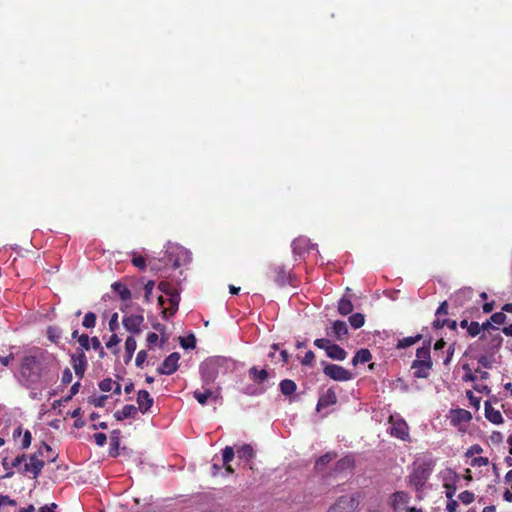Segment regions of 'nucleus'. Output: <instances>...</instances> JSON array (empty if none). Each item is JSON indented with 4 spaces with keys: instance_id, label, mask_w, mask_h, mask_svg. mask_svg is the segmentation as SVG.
<instances>
[{
    "instance_id": "13d9d810",
    "label": "nucleus",
    "mask_w": 512,
    "mask_h": 512,
    "mask_svg": "<svg viewBox=\"0 0 512 512\" xmlns=\"http://www.w3.org/2000/svg\"><path fill=\"white\" fill-rule=\"evenodd\" d=\"M94 439L98 446H103L106 443L107 437L106 434L98 432L94 434Z\"/></svg>"
},
{
    "instance_id": "f03ea898",
    "label": "nucleus",
    "mask_w": 512,
    "mask_h": 512,
    "mask_svg": "<svg viewBox=\"0 0 512 512\" xmlns=\"http://www.w3.org/2000/svg\"><path fill=\"white\" fill-rule=\"evenodd\" d=\"M225 358L213 357L206 359L200 366V373L205 384L213 383L219 375V369L224 366Z\"/></svg>"
},
{
    "instance_id": "c03bdc74",
    "label": "nucleus",
    "mask_w": 512,
    "mask_h": 512,
    "mask_svg": "<svg viewBox=\"0 0 512 512\" xmlns=\"http://www.w3.org/2000/svg\"><path fill=\"white\" fill-rule=\"evenodd\" d=\"M458 498L464 504H470L474 501V494L469 491H464L459 494Z\"/></svg>"
},
{
    "instance_id": "864d4df0",
    "label": "nucleus",
    "mask_w": 512,
    "mask_h": 512,
    "mask_svg": "<svg viewBox=\"0 0 512 512\" xmlns=\"http://www.w3.org/2000/svg\"><path fill=\"white\" fill-rule=\"evenodd\" d=\"M315 346H317L318 348L320 349H324L325 351H327L328 349V346L331 345V341L328 340V339H325V338H321V339H316L315 342H314Z\"/></svg>"
},
{
    "instance_id": "58836bf2",
    "label": "nucleus",
    "mask_w": 512,
    "mask_h": 512,
    "mask_svg": "<svg viewBox=\"0 0 512 512\" xmlns=\"http://www.w3.org/2000/svg\"><path fill=\"white\" fill-rule=\"evenodd\" d=\"M71 361L73 363H78V364H87V359H86L85 353L83 352L82 349H79L77 354L71 355Z\"/></svg>"
},
{
    "instance_id": "473e14b6",
    "label": "nucleus",
    "mask_w": 512,
    "mask_h": 512,
    "mask_svg": "<svg viewBox=\"0 0 512 512\" xmlns=\"http://www.w3.org/2000/svg\"><path fill=\"white\" fill-rule=\"evenodd\" d=\"M180 345L183 349H194L196 347V338L193 334L188 335L186 338L180 337Z\"/></svg>"
},
{
    "instance_id": "dca6fc26",
    "label": "nucleus",
    "mask_w": 512,
    "mask_h": 512,
    "mask_svg": "<svg viewBox=\"0 0 512 512\" xmlns=\"http://www.w3.org/2000/svg\"><path fill=\"white\" fill-rule=\"evenodd\" d=\"M111 287L122 301L126 302L131 300V291L125 284L121 282H114Z\"/></svg>"
},
{
    "instance_id": "a19ab883",
    "label": "nucleus",
    "mask_w": 512,
    "mask_h": 512,
    "mask_svg": "<svg viewBox=\"0 0 512 512\" xmlns=\"http://www.w3.org/2000/svg\"><path fill=\"white\" fill-rule=\"evenodd\" d=\"M37 363L35 356H25L22 363V368L32 370L33 366Z\"/></svg>"
},
{
    "instance_id": "9b49d317",
    "label": "nucleus",
    "mask_w": 512,
    "mask_h": 512,
    "mask_svg": "<svg viewBox=\"0 0 512 512\" xmlns=\"http://www.w3.org/2000/svg\"><path fill=\"white\" fill-rule=\"evenodd\" d=\"M390 433L401 440H409V428L404 420L394 422L390 428Z\"/></svg>"
},
{
    "instance_id": "f704fd0d",
    "label": "nucleus",
    "mask_w": 512,
    "mask_h": 512,
    "mask_svg": "<svg viewBox=\"0 0 512 512\" xmlns=\"http://www.w3.org/2000/svg\"><path fill=\"white\" fill-rule=\"evenodd\" d=\"M250 375L259 380L260 382H264L268 378V372L265 369L258 370L256 367H252L249 370Z\"/></svg>"
},
{
    "instance_id": "c756f323",
    "label": "nucleus",
    "mask_w": 512,
    "mask_h": 512,
    "mask_svg": "<svg viewBox=\"0 0 512 512\" xmlns=\"http://www.w3.org/2000/svg\"><path fill=\"white\" fill-rule=\"evenodd\" d=\"M371 353L368 349H360L356 352V354L354 355V365H356L357 363H366V362H369L371 360Z\"/></svg>"
},
{
    "instance_id": "3c124183",
    "label": "nucleus",
    "mask_w": 512,
    "mask_h": 512,
    "mask_svg": "<svg viewBox=\"0 0 512 512\" xmlns=\"http://www.w3.org/2000/svg\"><path fill=\"white\" fill-rule=\"evenodd\" d=\"M489 464V460L486 457H475L471 461L472 466H487Z\"/></svg>"
},
{
    "instance_id": "bb28decb",
    "label": "nucleus",
    "mask_w": 512,
    "mask_h": 512,
    "mask_svg": "<svg viewBox=\"0 0 512 512\" xmlns=\"http://www.w3.org/2000/svg\"><path fill=\"white\" fill-rule=\"evenodd\" d=\"M296 384L290 379H284L280 382V391L283 395L289 396L296 391Z\"/></svg>"
},
{
    "instance_id": "2eb2a0df",
    "label": "nucleus",
    "mask_w": 512,
    "mask_h": 512,
    "mask_svg": "<svg viewBox=\"0 0 512 512\" xmlns=\"http://www.w3.org/2000/svg\"><path fill=\"white\" fill-rule=\"evenodd\" d=\"M169 288H170V284L168 282L162 281L159 283V289H161L162 291H164L170 295L169 305L173 306L174 310H178L180 295L178 292H174V293L170 292Z\"/></svg>"
},
{
    "instance_id": "72a5a7b5",
    "label": "nucleus",
    "mask_w": 512,
    "mask_h": 512,
    "mask_svg": "<svg viewBox=\"0 0 512 512\" xmlns=\"http://www.w3.org/2000/svg\"><path fill=\"white\" fill-rule=\"evenodd\" d=\"M333 331L338 338L348 334L346 322H333Z\"/></svg>"
},
{
    "instance_id": "f3484780",
    "label": "nucleus",
    "mask_w": 512,
    "mask_h": 512,
    "mask_svg": "<svg viewBox=\"0 0 512 512\" xmlns=\"http://www.w3.org/2000/svg\"><path fill=\"white\" fill-rule=\"evenodd\" d=\"M193 396L201 405L207 404L209 398L213 399L214 401H216L218 398V394H214L210 389H205L204 391L196 390L193 392Z\"/></svg>"
},
{
    "instance_id": "de8ad7c7",
    "label": "nucleus",
    "mask_w": 512,
    "mask_h": 512,
    "mask_svg": "<svg viewBox=\"0 0 512 512\" xmlns=\"http://www.w3.org/2000/svg\"><path fill=\"white\" fill-rule=\"evenodd\" d=\"M112 379L111 378H105L99 383V388L103 392H109L112 389Z\"/></svg>"
},
{
    "instance_id": "79ce46f5",
    "label": "nucleus",
    "mask_w": 512,
    "mask_h": 512,
    "mask_svg": "<svg viewBox=\"0 0 512 512\" xmlns=\"http://www.w3.org/2000/svg\"><path fill=\"white\" fill-rule=\"evenodd\" d=\"M125 328L135 334L141 332L140 324L141 322H122Z\"/></svg>"
},
{
    "instance_id": "c9c22d12",
    "label": "nucleus",
    "mask_w": 512,
    "mask_h": 512,
    "mask_svg": "<svg viewBox=\"0 0 512 512\" xmlns=\"http://www.w3.org/2000/svg\"><path fill=\"white\" fill-rule=\"evenodd\" d=\"M352 466V458L350 456H345L344 458L340 459L336 463L335 470L336 471H343Z\"/></svg>"
},
{
    "instance_id": "8fccbe9b",
    "label": "nucleus",
    "mask_w": 512,
    "mask_h": 512,
    "mask_svg": "<svg viewBox=\"0 0 512 512\" xmlns=\"http://www.w3.org/2000/svg\"><path fill=\"white\" fill-rule=\"evenodd\" d=\"M146 359H147V351H145V350L139 351L136 356V360H135L136 366L141 367L143 365V363L146 361Z\"/></svg>"
},
{
    "instance_id": "cd10ccee",
    "label": "nucleus",
    "mask_w": 512,
    "mask_h": 512,
    "mask_svg": "<svg viewBox=\"0 0 512 512\" xmlns=\"http://www.w3.org/2000/svg\"><path fill=\"white\" fill-rule=\"evenodd\" d=\"M421 339H422L421 334H417L416 336H413V337H405L398 341L396 348H398V349L408 348V347L414 345L416 342H418Z\"/></svg>"
},
{
    "instance_id": "4d7b16f0",
    "label": "nucleus",
    "mask_w": 512,
    "mask_h": 512,
    "mask_svg": "<svg viewBox=\"0 0 512 512\" xmlns=\"http://www.w3.org/2000/svg\"><path fill=\"white\" fill-rule=\"evenodd\" d=\"M32 436L30 431L26 430L22 439V449H27L31 444Z\"/></svg>"
},
{
    "instance_id": "1a4fd4ad",
    "label": "nucleus",
    "mask_w": 512,
    "mask_h": 512,
    "mask_svg": "<svg viewBox=\"0 0 512 512\" xmlns=\"http://www.w3.org/2000/svg\"><path fill=\"white\" fill-rule=\"evenodd\" d=\"M412 369H414V377L416 378H427L429 376V370L432 368L431 360H414L412 362Z\"/></svg>"
},
{
    "instance_id": "0eeeda50",
    "label": "nucleus",
    "mask_w": 512,
    "mask_h": 512,
    "mask_svg": "<svg viewBox=\"0 0 512 512\" xmlns=\"http://www.w3.org/2000/svg\"><path fill=\"white\" fill-rule=\"evenodd\" d=\"M179 359L180 354L178 352L171 353L168 357L165 358L162 365L157 369V372L162 375L173 374L179 367Z\"/></svg>"
},
{
    "instance_id": "69168bd1",
    "label": "nucleus",
    "mask_w": 512,
    "mask_h": 512,
    "mask_svg": "<svg viewBox=\"0 0 512 512\" xmlns=\"http://www.w3.org/2000/svg\"><path fill=\"white\" fill-rule=\"evenodd\" d=\"M314 353L312 351H308L306 352L303 360H302V364L303 365H310L312 363V361L314 360Z\"/></svg>"
},
{
    "instance_id": "09e8293b",
    "label": "nucleus",
    "mask_w": 512,
    "mask_h": 512,
    "mask_svg": "<svg viewBox=\"0 0 512 512\" xmlns=\"http://www.w3.org/2000/svg\"><path fill=\"white\" fill-rule=\"evenodd\" d=\"M86 367H87V364L73 363V368H74L75 374L80 379L84 377V373H85Z\"/></svg>"
},
{
    "instance_id": "5701e85b",
    "label": "nucleus",
    "mask_w": 512,
    "mask_h": 512,
    "mask_svg": "<svg viewBox=\"0 0 512 512\" xmlns=\"http://www.w3.org/2000/svg\"><path fill=\"white\" fill-rule=\"evenodd\" d=\"M453 413V422L456 424L469 422L472 419L471 413L465 409H456Z\"/></svg>"
},
{
    "instance_id": "423d86ee",
    "label": "nucleus",
    "mask_w": 512,
    "mask_h": 512,
    "mask_svg": "<svg viewBox=\"0 0 512 512\" xmlns=\"http://www.w3.org/2000/svg\"><path fill=\"white\" fill-rule=\"evenodd\" d=\"M323 372L336 381H346L352 377V373L349 370L335 364H327Z\"/></svg>"
},
{
    "instance_id": "b1692460",
    "label": "nucleus",
    "mask_w": 512,
    "mask_h": 512,
    "mask_svg": "<svg viewBox=\"0 0 512 512\" xmlns=\"http://www.w3.org/2000/svg\"><path fill=\"white\" fill-rule=\"evenodd\" d=\"M136 347H137L136 340L134 339V337L129 336L125 342L126 356H125L124 361L126 364L129 363V361L132 359V356L136 350Z\"/></svg>"
},
{
    "instance_id": "e433bc0d",
    "label": "nucleus",
    "mask_w": 512,
    "mask_h": 512,
    "mask_svg": "<svg viewBox=\"0 0 512 512\" xmlns=\"http://www.w3.org/2000/svg\"><path fill=\"white\" fill-rule=\"evenodd\" d=\"M132 264L137 267L140 270H144L147 265H149V262L147 263V260L141 256V255H133V258L131 260Z\"/></svg>"
},
{
    "instance_id": "603ef678",
    "label": "nucleus",
    "mask_w": 512,
    "mask_h": 512,
    "mask_svg": "<svg viewBox=\"0 0 512 512\" xmlns=\"http://www.w3.org/2000/svg\"><path fill=\"white\" fill-rule=\"evenodd\" d=\"M72 372L69 368H66L64 371H63V374H62V384L64 385H68L72 382Z\"/></svg>"
},
{
    "instance_id": "bf43d9fd",
    "label": "nucleus",
    "mask_w": 512,
    "mask_h": 512,
    "mask_svg": "<svg viewBox=\"0 0 512 512\" xmlns=\"http://www.w3.org/2000/svg\"><path fill=\"white\" fill-rule=\"evenodd\" d=\"M434 327L436 329L443 328L444 326H448L450 329L455 330L457 327V322H433Z\"/></svg>"
},
{
    "instance_id": "4468645a",
    "label": "nucleus",
    "mask_w": 512,
    "mask_h": 512,
    "mask_svg": "<svg viewBox=\"0 0 512 512\" xmlns=\"http://www.w3.org/2000/svg\"><path fill=\"white\" fill-rule=\"evenodd\" d=\"M334 403H336V394L332 389H328L326 393L319 398L316 409L320 411Z\"/></svg>"
},
{
    "instance_id": "ea45409f",
    "label": "nucleus",
    "mask_w": 512,
    "mask_h": 512,
    "mask_svg": "<svg viewBox=\"0 0 512 512\" xmlns=\"http://www.w3.org/2000/svg\"><path fill=\"white\" fill-rule=\"evenodd\" d=\"M107 399H108L107 395H102V396L97 397V398L96 397H89L88 402L90 404H93L96 407H104L105 406V402H106Z\"/></svg>"
},
{
    "instance_id": "393cba45",
    "label": "nucleus",
    "mask_w": 512,
    "mask_h": 512,
    "mask_svg": "<svg viewBox=\"0 0 512 512\" xmlns=\"http://www.w3.org/2000/svg\"><path fill=\"white\" fill-rule=\"evenodd\" d=\"M120 430L115 429L111 432V449H110V456L116 457L118 455V449L120 446Z\"/></svg>"
},
{
    "instance_id": "e2e57ef3",
    "label": "nucleus",
    "mask_w": 512,
    "mask_h": 512,
    "mask_svg": "<svg viewBox=\"0 0 512 512\" xmlns=\"http://www.w3.org/2000/svg\"><path fill=\"white\" fill-rule=\"evenodd\" d=\"M490 440L494 444H500L503 440V436L499 431H494L490 436Z\"/></svg>"
},
{
    "instance_id": "338daca9",
    "label": "nucleus",
    "mask_w": 512,
    "mask_h": 512,
    "mask_svg": "<svg viewBox=\"0 0 512 512\" xmlns=\"http://www.w3.org/2000/svg\"><path fill=\"white\" fill-rule=\"evenodd\" d=\"M457 506H458L457 501L454 500V499H451V500H448L447 505H446V509H447L448 512H455Z\"/></svg>"
},
{
    "instance_id": "680f3d73",
    "label": "nucleus",
    "mask_w": 512,
    "mask_h": 512,
    "mask_svg": "<svg viewBox=\"0 0 512 512\" xmlns=\"http://www.w3.org/2000/svg\"><path fill=\"white\" fill-rule=\"evenodd\" d=\"M120 341H121L120 338L116 334H113L110 337L109 341L106 343V346H107V348L111 349V348L117 346L120 343Z\"/></svg>"
},
{
    "instance_id": "37998d69",
    "label": "nucleus",
    "mask_w": 512,
    "mask_h": 512,
    "mask_svg": "<svg viewBox=\"0 0 512 512\" xmlns=\"http://www.w3.org/2000/svg\"><path fill=\"white\" fill-rule=\"evenodd\" d=\"M47 336H48V339L54 343H57L60 338L57 328L52 327V326L48 327Z\"/></svg>"
},
{
    "instance_id": "a878e982",
    "label": "nucleus",
    "mask_w": 512,
    "mask_h": 512,
    "mask_svg": "<svg viewBox=\"0 0 512 512\" xmlns=\"http://www.w3.org/2000/svg\"><path fill=\"white\" fill-rule=\"evenodd\" d=\"M338 311L342 316L352 312V301L348 295H345L338 303Z\"/></svg>"
},
{
    "instance_id": "aec40b11",
    "label": "nucleus",
    "mask_w": 512,
    "mask_h": 512,
    "mask_svg": "<svg viewBox=\"0 0 512 512\" xmlns=\"http://www.w3.org/2000/svg\"><path fill=\"white\" fill-rule=\"evenodd\" d=\"M309 240L304 237H299L293 240L291 246L295 254L301 255L308 247Z\"/></svg>"
},
{
    "instance_id": "a211bd4d",
    "label": "nucleus",
    "mask_w": 512,
    "mask_h": 512,
    "mask_svg": "<svg viewBox=\"0 0 512 512\" xmlns=\"http://www.w3.org/2000/svg\"><path fill=\"white\" fill-rule=\"evenodd\" d=\"M137 407L134 405H125L121 411H116L114 417L118 421H122L125 418L134 417L137 414Z\"/></svg>"
},
{
    "instance_id": "20e7f679",
    "label": "nucleus",
    "mask_w": 512,
    "mask_h": 512,
    "mask_svg": "<svg viewBox=\"0 0 512 512\" xmlns=\"http://www.w3.org/2000/svg\"><path fill=\"white\" fill-rule=\"evenodd\" d=\"M460 322V326L462 328H467L469 335L476 336L480 333L481 330L484 331L481 339H486V333L491 334V330H499V326L493 325V322H482V325H479V322Z\"/></svg>"
},
{
    "instance_id": "4c0bfd02",
    "label": "nucleus",
    "mask_w": 512,
    "mask_h": 512,
    "mask_svg": "<svg viewBox=\"0 0 512 512\" xmlns=\"http://www.w3.org/2000/svg\"><path fill=\"white\" fill-rule=\"evenodd\" d=\"M235 455L234 449L231 446H226L222 451V460L223 465H227L230 461L233 460Z\"/></svg>"
},
{
    "instance_id": "7ed1b4c3",
    "label": "nucleus",
    "mask_w": 512,
    "mask_h": 512,
    "mask_svg": "<svg viewBox=\"0 0 512 512\" xmlns=\"http://www.w3.org/2000/svg\"><path fill=\"white\" fill-rule=\"evenodd\" d=\"M432 472V464L424 462L419 465L410 476V484L418 491L420 490Z\"/></svg>"
},
{
    "instance_id": "ddd939ff",
    "label": "nucleus",
    "mask_w": 512,
    "mask_h": 512,
    "mask_svg": "<svg viewBox=\"0 0 512 512\" xmlns=\"http://www.w3.org/2000/svg\"><path fill=\"white\" fill-rule=\"evenodd\" d=\"M485 417L492 422L493 424H501L503 423V417L500 413V411L495 410L492 405L491 401H486L485 404Z\"/></svg>"
},
{
    "instance_id": "49530a36",
    "label": "nucleus",
    "mask_w": 512,
    "mask_h": 512,
    "mask_svg": "<svg viewBox=\"0 0 512 512\" xmlns=\"http://www.w3.org/2000/svg\"><path fill=\"white\" fill-rule=\"evenodd\" d=\"M463 370L466 371L465 375L463 376V381L468 382H474L476 380V376L471 373V369L469 367V364H464L462 366Z\"/></svg>"
},
{
    "instance_id": "5fc2aeb1",
    "label": "nucleus",
    "mask_w": 512,
    "mask_h": 512,
    "mask_svg": "<svg viewBox=\"0 0 512 512\" xmlns=\"http://www.w3.org/2000/svg\"><path fill=\"white\" fill-rule=\"evenodd\" d=\"M89 337L87 334H82L78 337V342L81 345L82 348L89 350L90 349V343H89Z\"/></svg>"
},
{
    "instance_id": "412c9836",
    "label": "nucleus",
    "mask_w": 512,
    "mask_h": 512,
    "mask_svg": "<svg viewBox=\"0 0 512 512\" xmlns=\"http://www.w3.org/2000/svg\"><path fill=\"white\" fill-rule=\"evenodd\" d=\"M337 457V454L334 453V452H328L324 455H322L321 457H319L315 463V469L317 471H323V469L325 468V466L331 462L333 459H335Z\"/></svg>"
},
{
    "instance_id": "f8f14e48",
    "label": "nucleus",
    "mask_w": 512,
    "mask_h": 512,
    "mask_svg": "<svg viewBox=\"0 0 512 512\" xmlns=\"http://www.w3.org/2000/svg\"><path fill=\"white\" fill-rule=\"evenodd\" d=\"M137 403V409L140 410L142 413H146L153 406L154 400L150 396L148 391L139 390L137 394Z\"/></svg>"
},
{
    "instance_id": "7c9ffc66",
    "label": "nucleus",
    "mask_w": 512,
    "mask_h": 512,
    "mask_svg": "<svg viewBox=\"0 0 512 512\" xmlns=\"http://www.w3.org/2000/svg\"><path fill=\"white\" fill-rule=\"evenodd\" d=\"M409 500V496L406 492L397 491L392 495V506L395 508L399 504H405Z\"/></svg>"
},
{
    "instance_id": "4be33fe9",
    "label": "nucleus",
    "mask_w": 512,
    "mask_h": 512,
    "mask_svg": "<svg viewBox=\"0 0 512 512\" xmlns=\"http://www.w3.org/2000/svg\"><path fill=\"white\" fill-rule=\"evenodd\" d=\"M29 459L31 462V472L33 473V477L37 478L40 475L41 470L45 465V462L43 460L37 459L36 454L30 455Z\"/></svg>"
},
{
    "instance_id": "0e129e2a",
    "label": "nucleus",
    "mask_w": 512,
    "mask_h": 512,
    "mask_svg": "<svg viewBox=\"0 0 512 512\" xmlns=\"http://www.w3.org/2000/svg\"><path fill=\"white\" fill-rule=\"evenodd\" d=\"M447 308H448V304H447V301H444L440 304V306L438 307V309L436 310V313L435 315L436 316H442V315H446L447 314Z\"/></svg>"
},
{
    "instance_id": "a18cd8bd",
    "label": "nucleus",
    "mask_w": 512,
    "mask_h": 512,
    "mask_svg": "<svg viewBox=\"0 0 512 512\" xmlns=\"http://www.w3.org/2000/svg\"><path fill=\"white\" fill-rule=\"evenodd\" d=\"M466 397L468 398V400L470 401V404L475 407L477 410L480 408V398L479 397H476L474 396L473 392L468 390L466 392Z\"/></svg>"
},
{
    "instance_id": "6e6552de",
    "label": "nucleus",
    "mask_w": 512,
    "mask_h": 512,
    "mask_svg": "<svg viewBox=\"0 0 512 512\" xmlns=\"http://www.w3.org/2000/svg\"><path fill=\"white\" fill-rule=\"evenodd\" d=\"M474 291L470 287H464L456 291L450 297V302L456 307H463L472 299Z\"/></svg>"
},
{
    "instance_id": "774afa93",
    "label": "nucleus",
    "mask_w": 512,
    "mask_h": 512,
    "mask_svg": "<svg viewBox=\"0 0 512 512\" xmlns=\"http://www.w3.org/2000/svg\"><path fill=\"white\" fill-rule=\"evenodd\" d=\"M57 508L56 503H52L50 505H45L39 509V512H55L54 510Z\"/></svg>"
},
{
    "instance_id": "39448f33",
    "label": "nucleus",
    "mask_w": 512,
    "mask_h": 512,
    "mask_svg": "<svg viewBox=\"0 0 512 512\" xmlns=\"http://www.w3.org/2000/svg\"><path fill=\"white\" fill-rule=\"evenodd\" d=\"M268 276L279 286H285L290 282V271L281 265L271 267Z\"/></svg>"
},
{
    "instance_id": "6e6d98bb",
    "label": "nucleus",
    "mask_w": 512,
    "mask_h": 512,
    "mask_svg": "<svg viewBox=\"0 0 512 512\" xmlns=\"http://www.w3.org/2000/svg\"><path fill=\"white\" fill-rule=\"evenodd\" d=\"M483 452V449L480 445L478 444H475L473 446H471L467 452H466V456L467 457H472L474 454H480Z\"/></svg>"
},
{
    "instance_id": "9d476101",
    "label": "nucleus",
    "mask_w": 512,
    "mask_h": 512,
    "mask_svg": "<svg viewBox=\"0 0 512 512\" xmlns=\"http://www.w3.org/2000/svg\"><path fill=\"white\" fill-rule=\"evenodd\" d=\"M327 512H352V496H341Z\"/></svg>"
},
{
    "instance_id": "052dcab7",
    "label": "nucleus",
    "mask_w": 512,
    "mask_h": 512,
    "mask_svg": "<svg viewBox=\"0 0 512 512\" xmlns=\"http://www.w3.org/2000/svg\"><path fill=\"white\" fill-rule=\"evenodd\" d=\"M478 363L481 364L484 368H492V361L486 355L480 356L478 358Z\"/></svg>"
},
{
    "instance_id": "2f4dec72",
    "label": "nucleus",
    "mask_w": 512,
    "mask_h": 512,
    "mask_svg": "<svg viewBox=\"0 0 512 512\" xmlns=\"http://www.w3.org/2000/svg\"><path fill=\"white\" fill-rule=\"evenodd\" d=\"M430 344L431 341L429 340L428 343L416 350V360H431L430 357Z\"/></svg>"
},
{
    "instance_id": "f257e3e1",
    "label": "nucleus",
    "mask_w": 512,
    "mask_h": 512,
    "mask_svg": "<svg viewBox=\"0 0 512 512\" xmlns=\"http://www.w3.org/2000/svg\"><path fill=\"white\" fill-rule=\"evenodd\" d=\"M192 255L189 250L179 245H171L165 251L161 258H149V267L153 271H161L168 267L173 269L180 268L189 264Z\"/></svg>"
},
{
    "instance_id": "c85d7f7f",
    "label": "nucleus",
    "mask_w": 512,
    "mask_h": 512,
    "mask_svg": "<svg viewBox=\"0 0 512 512\" xmlns=\"http://www.w3.org/2000/svg\"><path fill=\"white\" fill-rule=\"evenodd\" d=\"M238 457L241 459H245L247 462H249L255 455L253 447L249 444L243 445L238 451H237Z\"/></svg>"
},
{
    "instance_id": "6ab92c4d",
    "label": "nucleus",
    "mask_w": 512,
    "mask_h": 512,
    "mask_svg": "<svg viewBox=\"0 0 512 512\" xmlns=\"http://www.w3.org/2000/svg\"><path fill=\"white\" fill-rule=\"evenodd\" d=\"M326 354L334 360H344L346 357V352L339 345L333 343L328 346Z\"/></svg>"
}]
</instances>
